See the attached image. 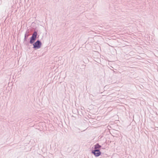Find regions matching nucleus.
Returning <instances> with one entry per match:
<instances>
[{"mask_svg": "<svg viewBox=\"0 0 158 158\" xmlns=\"http://www.w3.org/2000/svg\"><path fill=\"white\" fill-rule=\"evenodd\" d=\"M37 35V33L36 32H34V33L32 35V37L31 38V40L30 41V43L32 44L34 42V41L36 39Z\"/></svg>", "mask_w": 158, "mask_h": 158, "instance_id": "1", "label": "nucleus"}, {"mask_svg": "<svg viewBox=\"0 0 158 158\" xmlns=\"http://www.w3.org/2000/svg\"><path fill=\"white\" fill-rule=\"evenodd\" d=\"M41 44L39 41H37L34 44V48H39L40 47Z\"/></svg>", "mask_w": 158, "mask_h": 158, "instance_id": "2", "label": "nucleus"}, {"mask_svg": "<svg viewBox=\"0 0 158 158\" xmlns=\"http://www.w3.org/2000/svg\"><path fill=\"white\" fill-rule=\"evenodd\" d=\"M92 153L96 156H98L101 154V152L100 151L97 149L95 150L94 151H93Z\"/></svg>", "mask_w": 158, "mask_h": 158, "instance_id": "3", "label": "nucleus"}, {"mask_svg": "<svg viewBox=\"0 0 158 158\" xmlns=\"http://www.w3.org/2000/svg\"><path fill=\"white\" fill-rule=\"evenodd\" d=\"M101 147V146L100 145H99L98 144H97L95 145L94 148L95 149H99Z\"/></svg>", "mask_w": 158, "mask_h": 158, "instance_id": "4", "label": "nucleus"}]
</instances>
